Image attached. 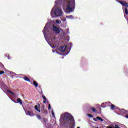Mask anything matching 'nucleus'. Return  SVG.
<instances>
[{
	"label": "nucleus",
	"instance_id": "1",
	"mask_svg": "<svg viewBox=\"0 0 128 128\" xmlns=\"http://www.w3.org/2000/svg\"><path fill=\"white\" fill-rule=\"evenodd\" d=\"M62 2L63 9L66 14H70L76 8V0H56L55 4Z\"/></svg>",
	"mask_w": 128,
	"mask_h": 128
},
{
	"label": "nucleus",
	"instance_id": "2",
	"mask_svg": "<svg viewBox=\"0 0 128 128\" xmlns=\"http://www.w3.org/2000/svg\"><path fill=\"white\" fill-rule=\"evenodd\" d=\"M60 122L65 128L68 126L69 128H74V124H76L74 118L70 113L65 112L63 115H61Z\"/></svg>",
	"mask_w": 128,
	"mask_h": 128
},
{
	"label": "nucleus",
	"instance_id": "3",
	"mask_svg": "<svg viewBox=\"0 0 128 128\" xmlns=\"http://www.w3.org/2000/svg\"><path fill=\"white\" fill-rule=\"evenodd\" d=\"M50 14L52 16H62V10L58 8H56L54 10V8H52L51 10Z\"/></svg>",
	"mask_w": 128,
	"mask_h": 128
},
{
	"label": "nucleus",
	"instance_id": "4",
	"mask_svg": "<svg viewBox=\"0 0 128 128\" xmlns=\"http://www.w3.org/2000/svg\"><path fill=\"white\" fill-rule=\"evenodd\" d=\"M60 52L64 53V54H68V50H66V46H61L58 48Z\"/></svg>",
	"mask_w": 128,
	"mask_h": 128
},
{
	"label": "nucleus",
	"instance_id": "5",
	"mask_svg": "<svg viewBox=\"0 0 128 128\" xmlns=\"http://www.w3.org/2000/svg\"><path fill=\"white\" fill-rule=\"evenodd\" d=\"M53 30L55 34H60V28L56 26H53Z\"/></svg>",
	"mask_w": 128,
	"mask_h": 128
},
{
	"label": "nucleus",
	"instance_id": "6",
	"mask_svg": "<svg viewBox=\"0 0 128 128\" xmlns=\"http://www.w3.org/2000/svg\"><path fill=\"white\" fill-rule=\"evenodd\" d=\"M42 114H48V111L46 110H44V105H42L40 108Z\"/></svg>",
	"mask_w": 128,
	"mask_h": 128
},
{
	"label": "nucleus",
	"instance_id": "7",
	"mask_svg": "<svg viewBox=\"0 0 128 128\" xmlns=\"http://www.w3.org/2000/svg\"><path fill=\"white\" fill-rule=\"evenodd\" d=\"M26 116H34L32 111H28L26 112Z\"/></svg>",
	"mask_w": 128,
	"mask_h": 128
},
{
	"label": "nucleus",
	"instance_id": "8",
	"mask_svg": "<svg viewBox=\"0 0 128 128\" xmlns=\"http://www.w3.org/2000/svg\"><path fill=\"white\" fill-rule=\"evenodd\" d=\"M120 2L122 6H126V8H128V4L126 2H123L122 1H120Z\"/></svg>",
	"mask_w": 128,
	"mask_h": 128
},
{
	"label": "nucleus",
	"instance_id": "9",
	"mask_svg": "<svg viewBox=\"0 0 128 128\" xmlns=\"http://www.w3.org/2000/svg\"><path fill=\"white\" fill-rule=\"evenodd\" d=\"M23 80H24L26 82H30V78H28V77L26 76H24L23 78Z\"/></svg>",
	"mask_w": 128,
	"mask_h": 128
},
{
	"label": "nucleus",
	"instance_id": "10",
	"mask_svg": "<svg viewBox=\"0 0 128 128\" xmlns=\"http://www.w3.org/2000/svg\"><path fill=\"white\" fill-rule=\"evenodd\" d=\"M110 108H111V110H114V108H115L116 110H117V109H118V107L116 106H114V104H111V106H110Z\"/></svg>",
	"mask_w": 128,
	"mask_h": 128
},
{
	"label": "nucleus",
	"instance_id": "11",
	"mask_svg": "<svg viewBox=\"0 0 128 128\" xmlns=\"http://www.w3.org/2000/svg\"><path fill=\"white\" fill-rule=\"evenodd\" d=\"M33 84L35 88H38V83L36 81H34Z\"/></svg>",
	"mask_w": 128,
	"mask_h": 128
},
{
	"label": "nucleus",
	"instance_id": "12",
	"mask_svg": "<svg viewBox=\"0 0 128 128\" xmlns=\"http://www.w3.org/2000/svg\"><path fill=\"white\" fill-rule=\"evenodd\" d=\"M17 102L20 103V104H22V99L20 98H17Z\"/></svg>",
	"mask_w": 128,
	"mask_h": 128
},
{
	"label": "nucleus",
	"instance_id": "13",
	"mask_svg": "<svg viewBox=\"0 0 128 128\" xmlns=\"http://www.w3.org/2000/svg\"><path fill=\"white\" fill-rule=\"evenodd\" d=\"M34 109L38 112H40V110L38 109V107L37 105L34 106Z\"/></svg>",
	"mask_w": 128,
	"mask_h": 128
},
{
	"label": "nucleus",
	"instance_id": "14",
	"mask_svg": "<svg viewBox=\"0 0 128 128\" xmlns=\"http://www.w3.org/2000/svg\"><path fill=\"white\" fill-rule=\"evenodd\" d=\"M42 122L44 124H46V120L44 118H42Z\"/></svg>",
	"mask_w": 128,
	"mask_h": 128
},
{
	"label": "nucleus",
	"instance_id": "15",
	"mask_svg": "<svg viewBox=\"0 0 128 128\" xmlns=\"http://www.w3.org/2000/svg\"><path fill=\"white\" fill-rule=\"evenodd\" d=\"M96 118H97L98 120H100V122H104V119L102 118L100 116H96Z\"/></svg>",
	"mask_w": 128,
	"mask_h": 128
},
{
	"label": "nucleus",
	"instance_id": "16",
	"mask_svg": "<svg viewBox=\"0 0 128 128\" xmlns=\"http://www.w3.org/2000/svg\"><path fill=\"white\" fill-rule=\"evenodd\" d=\"M90 110H92V112H96V110L94 108L92 107V108H90Z\"/></svg>",
	"mask_w": 128,
	"mask_h": 128
},
{
	"label": "nucleus",
	"instance_id": "17",
	"mask_svg": "<svg viewBox=\"0 0 128 128\" xmlns=\"http://www.w3.org/2000/svg\"><path fill=\"white\" fill-rule=\"evenodd\" d=\"M36 116L37 118H38V120H42V117L40 116L38 114H36Z\"/></svg>",
	"mask_w": 128,
	"mask_h": 128
},
{
	"label": "nucleus",
	"instance_id": "18",
	"mask_svg": "<svg viewBox=\"0 0 128 128\" xmlns=\"http://www.w3.org/2000/svg\"><path fill=\"white\" fill-rule=\"evenodd\" d=\"M124 12H125L126 14H128V8H125V9H124Z\"/></svg>",
	"mask_w": 128,
	"mask_h": 128
},
{
	"label": "nucleus",
	"instance_id": "19",
	"mask_svg": "<svg viewBox=\"0 0 128 128\" xmlns=\"http://www.w3.org/2000/svg\"><path fill=\"white\" fill-rule=\"evenodd\" d=\"M102 108H106V104L104 103H102L101 105Z\"/></svg>",
	"mask_w": 128,
	"mask_h": 128
},
{
	"label": "nucleus",
	"instance_id": "20",
	"mask_svg": "<svg viewBox=\"0 0 128 128\" xmlns=\"http://www.w3.org/2000/svg\"><path fill=\"white\" fill-rule=\"evenodd\" d=\"M46 30H48V29L46 28V26H45V27L44 28V30H43L44 32H46Z\"/></svg>",
	"mask_w": 128,
	"mask_h": 128
},
{
	"label": "nucleus",
	"instance_id": "21",
	"mask_svg": "<svg viewBox=\"0 0 128 128\" xmlns=\"http://www.w3.org/2000/svg\"><path fill=\"white\" fill-rule=\"evenodd\" d=\"M8 92L10 93V94H14V92H12V90H8Z\"/></svg>",
	"mask_w": 128,
	"mask_h": 128
},
{
	"label": "nucleus",
	"instance_id": "22",
	"mask_svg": "<svg viewBox=\"0 0 128 128\" xmlns=\"http://www.w3.org/2000/svg\"><path fill=\"white\" fill-rule=\"evenodd\" d=\"M42 98H43L44 100H46V96L42 95Z\"/></svg>",
	"mask_w": 128,
	"mask_h": 128
},
{
	"label": "nucleus",
	"instance_id": "23",
	"mask_svg": "<svg viewBox=\"0 0 128 128\" xmlns=\"http://www.w3.org/2000/svg\"><path fill=\"white\" fill-rule=\"evenodd\" d=\"M4 74V72L3 70L0 71V74Z\"/></svg>",
	"mask_w": 128,
	"mask_h": 128
},
{
	"label": "nucleus",
	"instance_id": "24",
	"mask_svg": "<svg viewBox=\"0 0 128 128\" xmlns=\"http://www.w3.org/2000/svg\"><path fill=\"white\" fill-rule=\"evenodd\" d=\"M114 128H120L119 126H118V124H115V126H114Z\"/></svg>",
	"mask_w": 128,
	"mask_h": 128
},
{
	"label": "nucleus",
	"instance_id": "25",
	"mask_svg": "<svg viewBox=\"0 0 128 128\" xmlns=\"http://www.w3.org/2000/svg\"><path fill=\"white\" fill-rule=\"evenodd\" d=\"M88 116H90V118H94V116H92L91 114H88Z\"/></svg>",
	"mask_w": 128,
	"mask_h": 128
},
{
	"label": "nucleus",
	"instance_id": "26",
	"mask_svg": "<svg viewBox=\"0 0 128 128\" xmlns=\"http://www.w3.org/2000/svg\"><path fill=\"white\" fill-rule=\"evenodd\" d=\"M50 108H52V106H50V104H48V110H50Z\"/></svg>",
	"mask_w": 128,
	"mask_h": 128
},
{
	"label": "nucleus",
	"instance_id": "27",
	"mask_svg": "<svg viewBox=\"0 0 128 128\" xmlns=\"http://www.w3.org/2000/svg\"><path fill=\"white\" fill-rule=\"evenodd\" d=\"M6 56H8L7 58H8V60H10V54H6Z\"/></svg>",
	"mask_w": 128,
	"mask_h": 128
},
{
	"label": "nucleus",
	"instance_id": "28",
	"mask_svg": "<svg viewBox=\"0 0 128 128\" xmlns=\"http://www.w3.org/2000/svg\"><path fill=\"white\" fill-rule=\"evenodd\" d=\"M106 128H114V127L112 126H108L106 127Z\"/></svg>",
	"mask_w": 128,
	"mask_h": 128
},
{
	"label": "nucleus",
	"instance_id": "29",
	"mask_svg": "<svg viewBox=\"0 0 128 128\" xmlns=\"http://www.w3.org/2000/svg\"><path fill=\"white\" fill-rule=\"evenodd\" d=\"M93 120L94 122H98V119L96 118H94Z\"/></svg>",
	"mask_w": 128,
	"mask_h": 128
},
{
	"label": "nucleus",
	"instance_id": "30",
	"mask_svg": "<svg viewBox=\"0 0 128 128\" xmlns=\"http://www.w3.org/2000/svg\"><path fill=\"white\" fill-rule=\"evenodd\" d=\"M56 24H60V21L58 20H56Z\"/></svg>",
	"mask_w": 128,
	"mask_h": 128
},
{
	"label": "nucleus",
	"instance_id": "31",
	"mask_svg": "<svg viewBox=\"0 0 128 128\" xmlns=\"http://www.w3.org/2000/svg\"><path fill=\"white\" fill-rule=\"evenodd\" d=\"M0 66H2L4 65L2 64V63L0 62Z\"/></svg>",
	"mask_w": 128,
	"mask_h": 128
},
{
	"label": "nucleus",
	"instance_id": "32",
	"mask_svg": "<svg viewBox=\"0 0 128 128\" xmlns=\"http://www.w3.org/2000/svg\"><path fill=\"white\" fill-rule=\"evenodd\" d=\"M126 118H128V114L126 115Z\"/></svg>",
	"mask_w": 128,
	"mask_h": 128
},
{
	"label": "nucleus",
	"instance_id": "33",
	"mask_svg": "<svg viewBox=\"0 0 128 128\" xmlns=\"http://www.w3.org/2000/svg\"><path fill=\"white\" fill-rule=\"evenodd\" d=\"M43 102H44V104H46V102L44 100L43 101Z\"/></svg>",
	"mask_w": 128,
	"mask_h": 128
},
{
	"label": "nucleus",
	"instance_id": "34",
	"mask_svg": "<svg viewBox=\"0 0 128 128\" xmlns=\"http://www.w3.org/2000/svg\"><path fill=\"white\" fill-rule=\"evenodd\" d=\"M68 18H72V16H68Z\"/></svg>",
	"mask_w": 128,
	"mask_h": 128
},
{
	"label": "nucleus",
	"instance_id": "35",
	"mask_svg": "<svg viewBox=\"0 0 128 128\" xmlns=\"http://www.w3.org/2000/svg\"><path fill=\"white\" fill-rule=\"evenodd\" d=\"M122 112H126V110H122Z\"/></svg>",
	"mask_w": 128,
	"mask_h": 128
},
{
	"label": "nucleus",
	"instance_id": "36",
	"mask_svg": "<svg viewBox=\"0 0 128 128\" xmlns=\"http://www.w3.org/2000/svg\"><path fill=\"white\" fill-rule=\"evenodd\" d=\"M52 116H54V112H52Z\"/></svg>",
	"mask_w": 128,
	"mask_h": 128
},
{
	"label": "nucleus",
	"instance_id": "37",
	"mask_svg": "<svg viewBox=\"0 0 128 128\" xmlns=\"http://www.w3.org/2000/svg\"><path fill=\"white\" fill-rule=\"evenodd\" d=\"M5 56L8 58V56H6V54L5 55Z\"/></svg>",
	"mask_w": 128,
	"mask_h": 128
},
{
	"label": "nucleus",
	"instance_id": "38",
	"mask_svg": "<svg viewBox=\"0 0 128 128\" xmlns=\"http://www.w3.org/2000/svg\"><path fill=\"white\" fill-rule=\"evenodd\" d=\"M38 106H40V104H38Z\"/></svg>",
	"mask_w": 128,
	"mask_h": 128
}]
</instances>
